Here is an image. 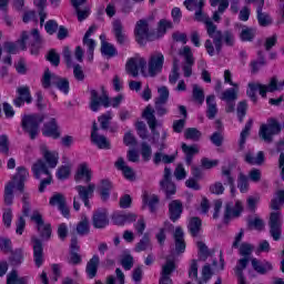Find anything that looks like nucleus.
I'll return each instance as SVG.
<instances>
[{
    "label": "nucleus",
    "mask_w": 284,
    "mask_h": 284,
    "mask_svg": "<svg viewBox=\"0 0 284 284\" xmlns=\"http://www.w3.org/2000/svg\"><path fill=\"white\" fill-rule=\"evenodd\" d=\"M83 179L84 183H87L88 185L75 186V191L78 192V196L73 197V209L75 210V212H79V210H81L80 201H82L84 206L90 210V199L94 196V190H97V184L90 183V181H92V170L88 168L87 163L80 164L74 175V180L77 181V183H79V181H83Z\"/></svg>",
    "instance_id": "1"
},
{
    "label": "nucleus",
    "mask_w": 284,
    "mask_h": 284,
    "mask_svg": "<svg viewBox=\"0 0 284 284\" xmlns=\"http://www.w3.org/2000/svg\"><path fill=\"white\" fill-rule=\"evenodd\" d=\"M195 21H204L206 26V32L210 39H213V43L215 45V50L217 54H221V50H223V42L225 45L232 48L234 45V33L230 30H225L224 32L219 30V27L212 22V20H205V16L203 14V9H199L195 11Z\"/></svg>",
    "instance_id": "2"
},
{
    "label": "nucleus",
    "mask_w": 284,
    "mask_h": 284,
    "mask_svg": "<svg viewBox=\"0 0 284 284\" xmlns=\"http://www.w3.org/2000/svg\"><path fill=\"white\" fill-rule=\"evenodd\" d=\"M121 101H123V95H118L112 99V103H110V95H108V92L105 91V87H102V94L99 95V91L91 89L90 90V110L92 112H99V109L101 105L103 108H119L121 105Z\"/></svg>",
    "instance_id": "3"
},
{
    "label": "nucleus",
    "mask_w": 284,
    "mask_h": 284,
    "mask_svg": "<svg viewBox=\"0 0 284 284\" xmlns=\"http://www.w3.org/2000/svg\"><path fill=\"white\" fill-rule=\"evenodd\" d=\"M45 120V115L41 114H27L22 116L21 128L29 134L31 141H34L39 136V125Z\"/></svg>",
    "instance_id": "4"
},
{
    "label": "nucleus",
    "mask_w": 284,
    "mask_h": 284,
    "mask_svg": "<svg viewBox=\"0 0 284 284\" xmlns=\"http://www.w3.org/2000/svg\"><path fill=\"white\" fill-rule=\"evenodd\" d=\"M276 90H281V88H278V80L276 78H272L268 85L250 82L246 94L250 97L253 103H256V92H260L261 97L265 99V97H267V92H276Z\"/></svg>",
    "instance_id": "5"
},
{
    "label": "nucleus",
    "mask_w": 284,
    "mask_h": 284,
    "mask_svg": "<svg viewBox=\"0 0 284 284\" xmlns=\"http://www.w3.org/2000/svg\"><path fill=\"white\" fill-rule=\"evenodd\" d=\"M51 85H55L60 92H63V94H68L70 92V81L65 78L51 73L50 69H47L42 78V87L48 90Z\"/></svg>",
    "instance_id": "6"
},
{
    "label": "nucleus",
    "mask_w": 284,
    "mask_h": 284,
    "mask_svg": "<svg viewBox=\"0 0 284 284\" xmlns=\"http://www.w3.org/2000/svg\"><path fill=\"white\" fill-rule=\"evenodd\" d=\"M281 123L276 119L271 118L267 121V124H262L260 126L258 136L265 143H272L274 141V135L281 134Z\"/></svg>",
    "instance_id": "7"
},
{
    "label": "nucleus",
    "mask_w": 284,
    "mask_h": 284,
    "mask_svg": "<svg viewBox=\"0 0 284 284\" xmlns=\"http://www.w3.org/2000/svg\"><path fill=\"white\" fill-rule=\"evenodd\" d=\"M135 41L140 45H145L148 41H152L154 39V32L150 30V24L148 20H139L135 24L134 29Z\"/></svg>",
    "instance_id": "8"
},
{
    "label": "nucleus",
    "mask_w": 284,
    "mask_h": 284,
    "mask_svg": "<svg viewBox=\"0 0 284 284\" xmlns=\"http://www.w3.org/2000/svg\"><path fill=\"white\" fill-rule=\"evenodd\" d=\"M32 172L36 179H41V174L48 175V178L41 181L39 186V192H45V186L52 183V175L50 174V170H48V164L43 160H38L32 165Z\"/></svg>",
    "instance_id": "9"
},
{
    "label": "nucleus",
    "mask_w": 284,
    "mask_h": 284,
    "mask_svg": "<svg viewBox=\"0 0 284 284\" xmlns=\"http://www.w3.org/2000/svg\"><path fill=\"white\" fill-rule=\"evenodd\" d=\"M31 221L36 223L37 230L42 241H50V237L52 236V225L45 224L43 221V215H41L38 210L32 212Z\"/></svg>",
    "instance_id": "10"
},
{
    "label": "nucleus",
    "mask_w": 284,
    "mask_h": 284,
    "mask_svg": "<svg viewBox=\"0 0 284 284\" xmlns=\"http://www.w3.org/2000/svg\"><path fill=\"white\" fill-rule=\"evenodd\" d=\"M143 119L146 120L148 125L152 132V143L156 144L159 143V139L161 134L159 131H156V126L159 125V120H156V115H154V109L152 108L151 104L146 105L143 113H142Z\"/></svg>",
    "instance_id": "11"
},
{
    "label": "nucleus",
    "mask_w": 284,
    "mask_h": 284,
    "mask_svg": "<svg viewBox=\"0 0 284 284\" xmlns=\"http://www.w3.org/2000/svg\"><path fill=\"white\" fill-rule=\"evenodd\" d=\"M160 187L165 193L168 201L176 194V184L172 182V171L168 166L164 168V175L162 181H160Z\"/></svg>",
    "instance_id": "12"
},
{
    "label": "nucleus",
    "mask_w": 284,
    "mask_h": 284,
    "mask_svg": "<svg viewBox=\"0 0 284 284\" xmlns=\"http://www.w3.org/2000/svg\"><path fill=\"white\" fill-rule=\"evenodd\" d=\"M268 226L272 239L275 241H281V234L283 232V220L281 219V212L271 213Z\"/></svg>",
    "instance_id": "13"
},
{
    "label": "nucleus",
    "mask_w": 284,
    "mask_h": 284,
    "mask_svg": "<svg viewBox=\"0 0 284 284\" xmlns=\"http://www.w3.org/2000/svg\"><path fill=\"white\" fill-rule=\"evenodd\" d=\"M163 63H165V57L161 52H154L150 55L148 70L150 77H156L163 71Z\"/></svg>",
    "instance_id": "14"
},
{
    "label": "nucleus",
    "mask_w": 284,
    "mask_h": 284,
    "mask_svg": "<svg viewBox=\"0 0 284 284\" xmlns=\"http://www.w3.org/2000/svg\"><path fill=\"white\" fill-rule=\"evenodd\" d=\"M145 68H148V61L144 58H131L125 65L128 74H132L134 78L139 77V70L145 74Z\"/></svg>",
    "instance_id": "15"
},
{
    "label": "nucleus",
    "mask_w": 284,
    "mask_h": 284,
    "mask_svg": "<svg viewBox=\"0 0 284 284\" xmlns=\"http://www.w3.org/2000/svg\"><path fill=\"white\" fill-rule=\"evenodd\" d=\"M243 212V203L237 201L235 204L233 202H227L224 210V223H230L232 219H239Z\"/></svg>",
    "instance_id": "16"
},
{
    "label": "nucleus",
    "mask_w": 284,
    "mask_h": 284,
    "mask_svg": "<svg viewBox=\"0 0 284 284\" xmlns=\"http://www.w3.org/2000/svg\"><path fill=\"white\" fill-rule=\"evenodd\" d=\"M180 57H184L185 64L183 65L184 77H192V65H194V54L192 53V48L185 45L183 49L179 50Z\"/></svg>",
    "instance_id": "17"
},
{
    "label": "nucleus",
    "mask_w": 284,
    "mask_h": 284,
    "mask_svg": "<svg viewBox=\"0 0 284 284\" xmlns=\"http://www.w3.org/2000/svg\"><path fill=\"white\" fill-rule=\"evenodd\" d=\"M92 222L93 227H95L97 230H103V227H108V225H110V220L108 219V210H97L93 213Z\"/></svg>",
    "instance_id": "18"
},
{
    "label": "nucleus",
    "mask_w": 284,
    "mask_h": 284,
    "mask_svg": "<svg viewBox=\"0 0 284 284\" xmlns=\"http://www.w3.org/2000/svg\"><path fill=\"white\" fill-rule=\"evenodd\" d=\"M28 176H30L28 169H26V166H18L17 173L13 175V180L11 181V183H13V185H17L19 192H23V187H26V181H28Z\"/></svg>",
    "instance_id": "19"
},
{
    "label": "nucleus",
    "mask_w": 284,
    "mask_h": 284,
    "mask_svg": "<svg viewBox=\"0 0 284 284\" xmlns=\"http://www.w3.org/2000/svg\"><path fill=\"white\" fill-rule=\"evenodd\" d=\"M31 243L33 244V258L38 267L43 265V241L38 237H32Z\"/></svg>",
    "instance_id": "20"
},
{
    "label": "nucleus",
    "mask_w": 284,
    "mask_h": 284,
    "mask_svg": "<svg viewBox=\"0 0 284 284\" xmlns=\"http://www.w3.org/2000/svg\"><path fill=\"white\" fill-rule=\"evenodd\" d=\"M17 92L18 97L13 100L16 108H21L23 103H32V94L29 87H20Z\"/></svg>",
    "instance_id": "21"
},
{
    "label": "nucleus",
    "mask_w": 284,
    "mask_h": 284,
    "mask_svg": "<svg viewBox=\"0 0 284 284\" xmlns=\"http://www.w3.org/2000/svg\"><path fill=\"white\" fill-rule=\"evenodd\" d=\"M49 204L52 206L58 205V209L65 217L70 216V209L68 207V204L65 202V196L63 194L61 193L54 194L50 199Z\"/></svg>",
    "instance_id": "22"
},
{
    "label": "nucleus",
    "mask_w": 284,
    "mask_h": 284,
    "mask_svg": "<svg viewBox=\"0 0 284 284\" xmlns=\"http://www.w3.org/2000/svg\"><path fill=\"white\" fill-rule=\"evenodd\" d=\"M183 214V203L181 200H173L169 204V216L173 223H176Z\"/></svg>",
    "instance_id": "23"
},
{
    "label": "nucleus",
    "mask_w": 284,
    "mask_h": 284,
    "mask_svg": "<svg viewBox=\"0 0 284 284\" xmlns=\"http://www.w3.org/2000/svg\"><path fill=\"white\" fill-rule=\"evenodd\" d=\"M112 26L116 43H119L120 45H125V42L128 41V36L123 30V22H121L120 19H116L113 21Z\"/></svg>",
    "instance_id": "24"
},
{
    "label": "nucleus",
    "mask_w": 284,
    "mask_h": 284,
    "mask_svg": "<svg viewBox=\"0 0 284 284\" xmlns=\"http://www.w3.org/2000/svg\"><path fill=\"white\" fill-rule=\"evenodd\" d=\"M42 134L43 136H51L52 139H59V136H61L57 119L52 118L49 122L44 123Z\"/></svg>",
    "instance_id": "25"
},
{
    "label": "nucleus",
    "mask_w": 284,
    "mask_h": 284,
    "mask_svg": "<svg viewBox=\"0 0 284 284\" xmlns=\"http://www.w3.org/2000/svg\"><path fill=\"white\" fill-rule=\"evenodd\" d=\"M112 187H114V185L110 180H101L100 185L98 186V192L103 203H108V201L110 200V192H112Z\"/></svg>",
    "instance_id": "26"
},
{
    "label": "nucleus",
    "mask_w": 284,
    "mask_h": 284,
    "mask_svg": "<svg viewBox=\"0 0 284 284\" xmlns=\"http://www.w3.org/2000/svg\"><path fill=\"white\" fill-rule=\"evenodd\" d=\"M185 234L183 233V229L181 226H178L175 229V232L173 234V239L175 241V252L178 254H183L185 252Z\"/></svg>",
    "instance_id": "27"
},
{
    "label": "nucleus",
    "mask_w": 284,
    "mask_h": 284,
    "mask_svg": "<svg viewBox=\"0 0 284 284\" xmlns=\"http://www.w3.org/2000/svg\"><path fill=\"white\" fill-rule=\"evenodd\" d=\"M251 265L257 274H262V275L267 274V272H272V270H273L272 263H270L267 261L261 262L257 258H252Z\"/></svg>",
    "instance_id": "28"
},
{
    "label": "nucleus",
    "mask_w": 284,
    "mask_h": 284,
    "mask_svg": "<svg viewBox=\"0 0 284 284\" xmlns=\"http://www.w3.org/2000/svg\"><path fill=\"white\" fill-rule=\"evenodd\" d=\"M113 225H125V223H134L136 221V214L128 213V214H120L115 213L112 215Z\"/></svg>",
    "instance_id": "29"
},
{
    "label": "nucleus",
    "mask_w": 284,
    "mask_h": 284,
    "mask_svg": "<svg viewBox=\"0 0 284 284\" xmlns=\"http://www.w3.org/2000/svg\"><path fill=\"white\" fill-rule=\"evenodd\" d=\"M42 155L49 168L54 169L59 165V153L48 151L47 146H42Z\"/></svg>",
    "instance_id": "30"
},
{
    "label": "nucleus",
    "mask_w": 284,
    "mask_h": 284,
    "mask_svg": "<svg viewBox=\"0 0 284 284\" xmlns=\"http://www.w3.org/2000/svg\"><path fill=\"white\" fill-rule=\"evenodd\" d=\"M256 12H257L258 24L262 28H267V26H272L273 20H272V17L270 16V13L263 12V2L257 3Z\"/></svg>",
    "instance_id": "31"
},
{
    "label": "nucleus",
    "mask_w": 284,
    "mask_h": 284,
    "mask_svg": "<svg viewBox=\"0 0 284 284\" xmlns=\"http://www.w3.org/2000/svg\"><path fill=\"white\" fill-rule=\"evenodd\" d=\"M101 39V52L104 54V57H108L109 59H112V57H116L119 52L116 51V48L114 44L106 42L105 36H100Z\"/></svg>",
    "instance_id": "32"
},
{
    "label": "nucleus",
    "mask_w": 284,
    "mask_h": 284,
    "mask_svg": "<svg viewBox=\"0 0 284 284\" xmlns=\"http://www.w3.org/2000/svg\"><path fill=\"white\" fill-rule=\"evenodd\" d=\"M160 201L161 200L156 194H150L148 192H144L143 194V203L144 205H148L150 212L152 213L156 212V207H159Z\"/></svg>",
    "instance_id": "33"
},
{
    "label": "nucleus",
    "mask_w": 284,
    "mask_h": 284,
    "mask_svg": "<svg viewBox=\"0 0 284 284\" xmlns=\"http://www.w3.org/2000/svg\"><path fill=\"white\" fill-rule=\"evenodd\" d=\"M182 152H184L185 154L186 165H192V159H194L195 154H199V145H187L185 143H182Z\"/></svg>",
    "instance_id": "34"
},
{
    "label": "nucleus",
    "mask_w": 284,
    "mask_h": 284,
    "mask_svg": "<svg viewBox=\"0 0 284 284\" xmlns=\"http://www.w3.org/2000/svg\"><path fill=\"white\" fill-rule=\"evenodd\" d=\"M115 168L123 172L125 179H128L129 181H134V171L132 170V168L125 164V160H123V158L118 159V161L115 162Z\"/></svg>",
    "instance_id": "35"
},
{
    "label": "nucleus",
    "mask_w": 284,
    "mask_h": 284,
    "mask_svg": "<svg viewBox=\"0 0 284 284\" xmlns=\"http://www.w3.org/2000/svg\"><path fill=\"white\" fill-rule=\"evenodd\" d=\"M99 255H93L92 258L87 263L85 272L89 278H94L97 276V272H99Z\"/></svg>",
    "instance_id": "36"
},
{
    "label": "nucleus",
    "mask_w": 284,
    "mask_h": 284,
    "mask_svg": "<svg viewBox=\"0 0 284 284\" xmlns=\"http://www.w3.org/2000/svg\"><path fill=\"white\" fill-rule=\"evenodd\" d=\"M206 116L207 119H216V114H219V108H216V98L214 95H209L206 98Z\"/></svg>",
    "instance_id": "37"
},
{
    "label": "nucleus",
    "mask_w": 284,
    "mask_h": 284,
    "mask_svg": "<svg viewBox=\"0 0 284 284\" xmlns=\"http://www.w3.org/2000/svg\"><path fill=\"white\" fill-rule=\"evenodd\" d=\"M253 124H254V120L250 119L246 122L244 130H242V132L240 134V143H239L240 151L245 150V141H247V138L250 136V130H252Z\"/></svg>",
    "instance_id": "38"
},
{
    "label": "nucleus",
    "mask_w": 284,
    "mask_h": 284,
    "mask_svg": "<svg viewBox=\"0 0 284 284\" xmlns=\"http://www.w3.org/2000/svg\"><path fill=\"white\" fill-rule=\"evenodd\" d=\"M176 161V155H168L163 152H156L153 156V163L159 165L160 163L169 164L174 163Z\"/></svg>",
    "instance_id": "39"
},
{
    "label": "nucleus",
    "mask_w": 284,
    "mask_h": 284,
    "mask_svg": "<svg viewBox=\"0 0 284 284\" xmlns=\"http://www.w3.org/2000/svg\"><path fill=\"white\" fill-rule=\"evenodd\" d=\"M247 229L248 230H257L261 232L262 230H265V222L263 219L258 216H248L247 217Z\"/></svg>",
    "instance_id": "40"
},
{
    "label": "nucleus",
    "mask_w": 284,
    "mask_h": 284,
    "mask_svg": "<svg viewBox=\"0 0 284 284\" xmlns=\"http://www.w3.org/2000/svg\"><path fill=\"white\" fill-rule=\"evenodd\" d=\"M11 255L9 256V263L10 265H13V267H18V265H21L23 263V250L16 248L14 251H10Z\"/></svg>",
    "instance_id": "41"
},
{
    "label": "nucleus",
    "mask_w": 284,
    "mask_h": 284,
    "mask_svg": "<svg viewBox=\"0 0 284 284\" xmlns=\"http://www.w3.org/2000/svg\"><path fill=\"white\" fill-rule=\"evenodd\" d=\"M31 34V54H39V50H41V36L39 34V29H33Z\"/></svg>",
    "instance_id": "42"
},
{
    "label": "nucleus",
    "mask_w": 284,
    "mask_h": 284,
    "mask_svg": "<svg viewBox=\"0 0 284 284\" xmlns=\"http://www.w3.org/2000/svg\"><path fill=\"white\" fill-rule=\"evenodd\" d=\"M245 161L250 165H263V163H265V153H263V151H260L256 158H254L252 153H246Z\"/></svg>",
    "instance_id": "43"
},
{
    "label": "nucleus",
    "mask_w": 284,
    "mask_h": 284,
    "mask_svg": "<svg viewBox=\"0 0 284 284\" xmlns=\"http://www.w3.org/2000/svg\"><path fill=\"white\" fill-rule=\"evenodd\" d=\"M91 141L100 150H110L111 148L110 141H108V138H105V135H94L93 138H91Z\"/></svg>",
    "instance_id": "44"
},
{
    "label": "nucleus",
    "mask_w": 284,
    "mask_h": 284,
    "mask_svg": "<svg viewBox=\"0 0 284 284\" xmlns=\"http://www.w3.org/2000/svg\"><path fill=\"white\" fill-rule=\"evenodd\" d=\"M14 201V182H8L4 186V203L6 205H12Z\"/></svg>",
    "instance_id": "45"
},
{
    "label": "nucleus",
    "mask_w": 284,
    "mask_h": 284,
    "mask_svg": "<svg viewBox=\"0 0 284 284\" xmlns=\"http://www.w3.org/2000/svg\"><path fill=\"white\" fill-rule=\"evenodd\" d=\"M255 37H256V30L254 28H250V27L242 28V31L240 33L241 41L252 42L254 41Z\"/></svg>",
    "instance_id": "46"
},
{
    "label": "nucleus",
    "mask_w": 284,
    "mask_h": 284,
    "mask_svg": "<svg viewBox=\"0 0 284 284\" xmlns=\"http://www.w3.org/2000/svg\"><path fill=\"white\" fill-rule=\"evenodd\" d=\"M220 99L221 101L225 102L236 101V99H239V89H226L224 92L221 93Z\"/></svg>",
    "instance_id": "47"
},
{
    "label": "nucleus",
    "mask_w": 284,
    "mask_h": 284,
    "mask_svg": "<svg viewBox=\"0 0 284 284\" xmlns=\"http://www.w3.org/2000/svg\"><path fill=\"white\" fill-rule=\"evenodd\" d=\"M152 248V242H150V233H144L140 243L135 245V252H145V250Z\"/></svg>",
    "instance_id": "48"
},
{
    "label": "nucleus",
    "mask_w": 284,
    "mask_h": 284,
    "mask_svg": "<svg viewBox=\"0 0 284 284\" xmlns=\"http://www.w3.org/2000/svg\"><path fill=\"white\" fill-rule=\"evenodd\" d=\"M192 88L193 101H195V103H199V105H203V102L205 101V92L201 87H199V84H193Z\"/></svg>",
    "instance_id": "49"
},
{
    "label": "nucleus",
    "mask_w": 284,
    "mask_h": 284,
    "mask_svg": "<svg viewBox=\"0 0 284 284\" xmlns=\"http://www.w3.org/2000/svg\"><path fill=\"white\" fill-rule=\"evenodd\" d=\"M174 270H176V264L174 261L166 260L165 264L162 266L161 276L164 278H170Z\"/></svg>",
    "instance_id": "50"
},
{
    "label": "nucleus",
    "mask_w": 284,
    "mask_h": 284,
    "mask_svg": "<svg viewBox=\"0 0 284 284\" xmlns=\"http://www.w3.org/2000/svg\"><path fill=\"white\" fill-rule=\"evenodd\" d=\"M77 232L80 236L90 234V221L88 217L82 219L77 225Z\"/></svg>",
    "instance_id": "51"
},
{
    "label": "nucleus",
    "mask_w": 284,
    "mask_h": 284,
    "mask_svg": "<svg viewBox=\"0 0 284 284\" xmlns=\"http://www.w3.org/2000/svg\"><path fill=\"white\" fill-rule=\"evenodd\" d=\"M201 225L202 222L199 217H192L189 223V230L192 236H199V233L201 232Z\"/></svg>",
    "instance_id": "52"
},
{
    "label": "nucleus",
    "mask_w": 284,
    "mask_h": 284,
    "mask_svg": "<svg viewBox=\"0 0 284 284\" xmlns=\"http://www.w3.org/2000/svg\"><path fill=\"white\" fill-rule=\"evenodd\" d=\"M101 130H110V121H112V112H106L98 118Z\"/></svg>",
    "instance_id": "53"
},
{
    "label": "nucleus",
    "mask_w": 284,
    "mask_h": 284,
    "mask_svg": "<svg viewBox=\"0 0 284 284\" xmlns=\"http://www.w3.org/2000/svg\"><path fill=\"white\" fill-rule=\"evenodd\" d=\"M222 179L224 181V185H230V187H234V178L232 176V170L223 166L222 168Z\"/></svg>",
    "instance_id": "54"
},
{
    "label": "nucleus",
    "mask_w": 284,
    "mask_h": 284,
    "mask_svg": "<svg viewBox=\"0 0 284 284\" xmlns=\"http://www.w3.org/2000/svg\"><path fill=\"white\" fill-rule=\"evenodd\" d=\"M83 45L88 47L89 60L92 61V59H94V48H97V42L94 39L83 38Z\"/></svg>",
    "instance_id": "55"
},
{
    "label": "nucleus",
    "mask_w": 284,
    "mask_h": 284,
    "mask_svg": "<svg viewBox=\"0 0 284 284\" xmlns=\"http://www.w3.org/2000/svg\"><path fill=\"white\" fill-rule=\"evenodd\" d=\"M184 136L190 141H199L202 136V133L196 128H189L186 129Z\"/></svg>",
    "instance_id": "56"
},
{
    "label": "nucleus",
    "mask_w": 284,
    "mask_h": 284,
    "mask_svg": "<svg viewBox=\"0 0 284 284\" xmlns=\"http://www.w3.org/2000/svg\"><path fill=\"white\" fill-rule=\"evenodd\" d=\"M0 251L3 252V254H10V252H12V240L0 237Z\"/></svg>",
    "instance_id": "57"
},
{
    "label": "nucleus",
    "mask_w": 284,
    "mask_h": 284,
    "mask_svg": "<svg viewBox=\"0 0 284 284\" xmlns=\"http://www.w3.org/2000/svg\"><path fill=\"white\" fill-rule=\"evenodd\" d=\"M141 156L143 161H150L152 159V146L148 142L141 143Z\"/></svg>",
    "instance_id": "58"
},
{
    "label": "nucleus",
    "mask_w": 284,
    "mask_h": 284,
    "mask_svg": "<svg viewBox=\"0 0 284 284\" xmlns=\"http://www.w3.org/2000/svg\"><path fill=\"white\" fill-rule=\"evenodd\" d=\"M47 61H50L52 65L59 68V64L61 63V57L54 49H51L47 55Z\"/></svg>",
    "instance_id": "59"
},
{
    "label": "nucleus",
    "mask_w": 284,
    "mask_h": 284,
    "mask_svg": "<svg viewBox=\"0 0 284 284\" xmlns=\"http://www.w3.org/2000/svg\"><path fill=\"white\" fill-rule=\"evenodd\" d=\"M248 263H250V257H242L237 261V265L235 266L236 276L244 275L243 270L247 267Z\"/></svg>",
    "instance_id": "60"
},
{
    "label": "nucleus",
    "mask_w": 284,
    "mask_h": 284,
    "mask_svg": "<svg viewBox=\"0 0 284 284\" xmlns=\"http://www.w3.org/2000/svg\"><path fill=\"white\" fill-rule=\"evenodd\" d=\"M245 114H247V101H241L237 104V116L240 123H243V119H245Z\"/></svg>",
    "instance_id": "61"
},
{
    "label": "nucleus",
    "mask_w": 284,
    "mask_h": 284,
    "mask_svg": "<svg viewBox=\"0 0 284 284\" xmlns=\"http://www.w3.org/2000/svg\"><path fill=\"white\" fill-rule=\"evenodd\" d=\"M254 251V246L250 243H242L240 246V255L244 256V258H250L252 256V252Z\"/></svg>",
    "instance_id": "62"
},
{
    "label": "nucleus",
    "mask_w": 284,
    "mask_h": 284,
    "mask_svg": "<svg viewBox=\"0 0 284 284\" xmlns=\"http://www.w3.org/2000/svg\"><path fill=\"white\" fill-rule=\"evenodd\" d=\"M209 191L211 194H216L219 196L225 192V186L223 185V182H215L210 185Z\"/></svg>",
    "instance_id": "63"
},
{
    "label": "nucleus",
    "mask_w": 284,
    "mask_h": 284,
    "mask_svg": "<svg viewBox=\"0 0 284 284\" xmlns=\"http://www.w3.org/2000/svg\"><path fill=\"white\" fill-rule=\"evenodd\" d=\"M57 176L60 181H63L70 176V166L62 165L58 169Z\"/></svg>",
    "instance_id": "64"
}]
</instances>
